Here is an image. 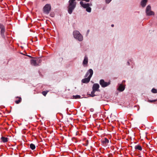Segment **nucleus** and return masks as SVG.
Masks as SVG:
<instances>
[{"label": "nucleus", "instance_id": "nucleus-1", "mask_svg": "<svg viewBox=\"0 0 157 157\" xmlns=\"http://www.w3.org/2000/svg\"><path fill=\"white\" fill-rule=\"evenodd\" d=\"M76 0H69L68 7V12L70 14H71L73 10L75 8L76 5Z\"/></svg>", "mask_w": 157, "mask_h": 157}, {"label": "nucleus", "instance_id": "nucleus-2", "mask_svg": "<svg viewBox=\"0 0 157 157\" xmlns=\"http://www.w3.org/2000/svg\"><path fill=\"white\" fill-rule=\"evenodd\" d=\"M93 72L92 69H89L88 70L85 75L86 77H88L87 78L82 79V82L85 83H87L89 82L93 74Z\"/></svg>", "mask_w": 157, "mask_h": 157}, {"label": "nucleus", "instance_id": "nucleus-3", "mask_svg": "<svg viewBox=\"0 0 157 157\" xmlns=\"http://www.w3.org/2000/svg\"><path fill=\"white\" fill-rule=\"evenodd\" d=\"M73 34L74 37L75 39H78L79 41H82L83 40V36L78 31H74Z\"/></svg>", "mask_w": 157, "mask_h": 157}, {"label": "nucleus", "instance_id": "nucleus-4", "mask_svg": "<svg viewBox=\"0 0 157 157\" xmlns=\"http://www.w3.org/2000/svg\"><path fill=\"white\" fill-rule=\"evenodd\" d=\"M99 87V85L98 84H94L93 85V91L91 92V95L92 97H94L95 96L94 93L96 91L98 90V88Z\"/></svg>", "mask_w": 157, "mask_h": 157}, {"label": "nucleus", "instance_id": "nucleus-5", "mask_svg": "<svg viewBox=\"0 0 157 157\" xmlns=\"http://www.w3.org/2000/svg\"><path fill=\"white\" fill-rule=\"evenodd\" d=\"M51 10V6L49 4H46L43 8V11L46 14H48Z\"/></svg>", "mask_w": 157, "mask_h": 157}, {"label": "nucleus", "instance_id": "nucleus-6", "mask_svg": "<svg viewBox=\"0 0 157 157\" xmlns=\"http://www.w3.org/2000/svg\"><path fill=\"white\" fill-rule=\"evenodd\" d=\"M146 13L147 15L150 16L154 15V13L151 10V6L149 5L147 6L146 10Z\"/></svg>", "mask_w": 157, "mask_h": 157}, {"label": "nucleus", "instance_id": "nucleus-7", "mask_svg": "<svg viewBox=\"0 0 157 157\" xmlns=\"http://www.w3.org/2000/svg\"><path fill=\"white\" fill-rule=\"evenodd\" d=\"M100 84L102 87H105L110 84L109 82H105L103 79H101L100 81Z\"/></svg>", "mask_w": 157, "mask_h": 157}, {"label": "nucleus", "instance_id": "nucleus-8", "mask_svg": "<svg viewBox=\"0 0 157 157\" xmlns=\"http://www.w3.org/2000/svg\"><path fill=\"white\" fill-rule=\"evenodd\" d=\"M80 4L83 8L86 9L90 6H92V4L91 3L84 4L82 1H81L80 2Z\"/></svg>", "mask_w": 157, "mask_h": 157}, {"label": "nucleus", "instance_id": "nucleus-9", "mask_svg": "<svg viewBox=\"0 0 157 157\" xmlns=\"http://www.w3.org/2000/svg\"><path fill=\"white\" fill-rule=\"evenodd\" d=\"M30 63L32 65L34 66H38V64L37 63L35 58L34 59H31L30 60Z\"/></svg>", "mask_w": 157, "mask_h": 157}, {"label": "nucleus", "instance_id": "nucleus-10", "mask_svg": "<svg viewBox=\"0 0 157 157\" xmlns=\"http://www.w3.org/2000/svg\"><path fill=\"white\" fill-rule=\"evenodd\" d=\"M147 2V0H142L140 3L141 6L143 8L145 7L146 5Z\"/></svg>", "mask_w": 157, "mask_h": 157}, {"label": "nucleus", "instance_id": "nucleus-11", "mask_svg": "<svg viewBox=\"0 0 157 157\" xmlns=\"http://www.w3.org/2000/svg\"><path fill=\"white\" fill-rule=\"evenodd\" d=\"M88 59L87 56H85L84 58L83 62V64L84 65H86L87 64L88 62Z\"/></svg>", "mask_w": 157, "mask_h": 157}, {"label": "nucleus", "instance_id": "nucleus-12", "mask_svg": "<svg viewBox=\"0 0 157 157\" xmlns=\"http://www.w3.org/2000/svg\"><path fill=\"white\" fill-rule=\"evenodd\" d=\"M124 86L122 84H121L119 85V87L118 88V90L120 91H122L124 90Z\"/></svg>", "mask_w": 157, "mask_h": 157}, {"label": "nucleus", "instance_id": "nucleus-13", "mask_svg": "<svg viewBox=\"0 0 157 157\" xmlns=\"http://www.w3.org/2000/svg\"><path fill=\"white\" fill-rule=\"evenodd\" d=\"M5 32V28H2V29H1V34L3 38H5V36L4 35V33Z\"/></svg>", "mask_w": 157, "mask_h": 157}, {"label": "nucleus", "instance_id": "nucleus-14", "mask_svg": "<svg viewBox=\"0 0 157 157\" xmlns=\"http://www.w3.org/2000/svg\"><path fill=\"white\" fill-rule=\"evenodd\" d=\"M134 147L136 150H138L140 151H141L142 150V148L141 146L139 145H136Z\"/></svg>", "mask_w": 157, "mask_h": 157}, {"label": "nucleus", "instance_id": "nucleus-15", "mask_svg": "<svg viewBox=\"0 0 157 157\" xmlns=\"http://www.w3.org/2000/svg\"><path fill=\"white\" fill-rule=\"evenodd\" d=\"M35 59L37 63L38 64V66L39 65L40 63L42 61L41 59L40 58H35Z\"/></svg>", "mask_w": 157, "mask_h": 157}, {"label": "nucleus", "instance_id": "nucleus-16", "mask_svg": "<svg viewBox=\"0 0 157 157\" xmlns=\"http://www.w3.org/2000/svg\"><path fill=\"white\" fill-rule=\"evenodd\" d=\"M1 140L3 142L5 143L8 141V138L6 137H2L1 138Z\"/></svg>", "mask_w": 157, "mask_h": 157}, {"label": "nucleus", "instance_id": "nucleus-17", "mask_svg": "<svg viewBox=\"0 0 157 157\" xmlns=\"http://www.w3.org/2000/svg\"><path fill=\"white\" fill-rule=\"evenodd\" d=\"M30 147L31 148L32 150H34L35 148V145L33 144H30Z\"/></svg>", "mask_w": 157, "mask_h": 157}, {"label": "nucleus", "instance_id": "nucleus-18", "mask_svg": "<svg viewBox=\"0 0 157 157\" xmlns=\"http://www.w3.org/2000/svg\"><path fill=\"white\" fill-rule=\"evenodd\" d=\"M19 100H16L15 101V102L16 104H18L20 103L21 100V98H19Z\"/></svg>", "mask_w": 157, "mask_h": 157}, {"label": "nucleus", "instance_id": "nucleus-19", "mask_svg": "<svg viewBox=\"0 0 157 157\" xmlns=\"http://www.w3.org/2000/svg\"><path fill=\"white\" fill-rule=\"evenodd\" d=\"M73 98L74 99H77V98H80V96L79 95H73Z\"/></svg>", "mask_w": 157, "mask_h": 157}, {"label": "nucleus", "instance_id": "nucleus-20", "mask_svg": "<svg viewBox=\"0 0 157 157\" xmlns=\"http://www.w3.org/2000/svg\"><path fill=\"white\" fill-rule=\"evenodd\" d=\"M91 8L89 6V7H87L86 9V10L88 12H90L91 11Z\"/></svg>", "mask_w": 157, "mask_h": 157}, {"label": "nucleus", "instance_id": "nucleus-21", "mask_svg": "<svg viewBox=\"0 0 157 157\" xmlns=\"http://www.w3.org/2000/svg\"><path fill=\"white\" fill-rule=\"evenodd\" d=\"M48 92V91H43L42 92V94L43 95L45 96Z\"/></svg>", "mask_w": 157, "mask_h": 157}, {"label": "nucleus", "instance_id": "nucleus-22", "mask_svg": "<svg viewBox=\"0 0 157 157\" xmlns=\"http://www.w3.org/2000/svg\"><path fill=\"white\" fill-rule=\"evenodd\" d=\"M151 92L154 93H156L157 92V90L155 89H153L151 90Z\"/></svg>", "mask_w": 157, "mask_h": 157}, {"label": "nucleus", "instance_id": "nucleus-23", "mask_svg": "<svg viewBox=\"0 0 157 157\" xmlns=\"http://www.w3.org/2000/svg\"><path fill=\"white\" fill-rule=\"evenodd\" d=\"M103 142L104 143H109V140L108 139H107L106 138H105V140H104Z\"/></svg>", "mask_w": 157, "mask_h": 157}, {"label": "nucleus", "instance_id": "nucleus-24", "mask_svg": "<svg viewBox=\"0 0 157 157\" xmlns=\"http://www.w3.org/2000/svg\"><path fill=\"white\" fill-rule=\"evenodd\" d=\"M156 101V100H148V101L150 102H153Z\"/></svg>", "mask_w": 157, "mask_h": 157}, {"label": "nucleus", "instance_id": "nucleus-25", "mask_svg": "<svg viewBox=\"0 0 157 157\" xmlns=\"http://www.w3.org/2000/svg\"><path fill=\"white\" fill-rule=\"evenodd\" d=\"M4 26L2 24H0V29H2V28H4Z\"/></svg>", "mask_w": 157, "mask_h": 157}, {"label": "nucleus", "instance_id": "nucleus-26", "mask_svg": "<svg viewBox=\"0 0 157 157\" xmlns=\"http://www.w3.org/2000/svg\"><path fill=\"white\" fill-rule=\"evenodd\" d=\"M112 0H106V2L107 3H109Z\"/></svg>", "mask_w": 157, "mask_h": 157}, {"label": "nucleus", "instance_id": "nucleus-27", "mask_svg": "<svg viewBox=\"0 0 157 157\" xmlns=\"http://www.w3.org/2000/svg\"><path fill=\"white\" fill-rule=\"evenodd\" d=\"M27 56L30 58H34V57H32V56H30L27 55Z\"/></svg>", "mask_w": 157, "mask_h": 157}, {"label": "nucleus", "instance_id": "nucleus-28", "mask_svg": "<svg viewBox=\"0 0 157 157\" xmlns=\"http://www.w3.org/2000/svg\"><path fill=\"white\" fill-rule=\"evenodd\" d=\"M127 64H128V65H129L130 63H129V62H128V61L127 62Z\"/></svg>", "mask_w": 157, "mask_h": 157}, {"label": "nucleus", "instance_id": "nucleus-29", "mask_svg": "<svg viewBox=\"0 0 157 157\" xmlns=\"http://www.w3.org/2000/svg\"><path fill=\"white\" fill-rule=\"evenodd\" d=\"M114 25H113V24H112V25H111V26H112V27H114Z\"/></svg>", "mask_w": 157, "mask_h": 157}, {"label": "nucleus", "instance_id": "nucleus-30", "mask_svg": "<svg viewBox=\"0 0 157 157\" xmlns=\"http://www.w3.org/2000/svg\"><path fill=\"white\" fill-rule=\"evenodd\" d=\"M89 31H90L89 30H88L87 31V33H89Z\"/></svg>", "mask_w": 157, "mask_h": 157}, {"label": "nucleus", "instance_id": "nucleus-31", "mask_svg": "<svg viewBox=\"0 0 157 157\" xmlns=\"http://www.w3.org/2000/svg\"><path fill=\"white\" fill-rule=\"evenodd\" d=\"M90 111H93V109H90Z\"/></svg>", "mask_w": 157, "mask_h": 157}, {"label": "nucleus", "instance_id": "nucleus-32", "mask_svg": "<svg viewBox=\"0 0 157 157\" xmlns=\"http://www.w3.org/2000/svg\"><path fill=\"white\" fill-rule=\"evenodd\" d=\"M125 82V81H123V82Z\"/></svg>", "mask_w": 157, "mask_h": 157}]
</instances>
